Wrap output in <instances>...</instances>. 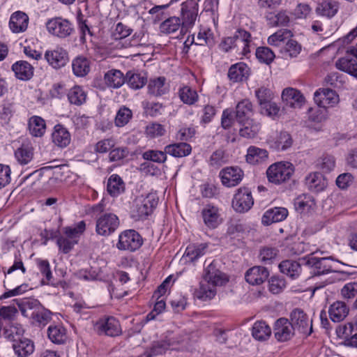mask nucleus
I'll list each match as a JSON object with an SVG mask.
<instances>
[{
    "instance_id": "nucleus-18",
    "label": "nucleus",
    "mask_w": 357,
    "mask_h": 357,
    "mask_svg": "<svg viewBox=\"0 0 357 357\" xmlns=\"http://www.w3.org/2000/svg\"><path fill=\"white\" fill-rule=\"evenodd\" d=\"M269 276V271L263 266H254L248 269L245 275V280L252 285H259Z\"/></svg>"
},
{
    "instance_id": "nucleus-3",
    "label": "nucleus",
    "mask_w": 357,
    "mask_h": 357,
    "mask_svg": "<svg viewBox=\"0 0 357 357\" xmlns=\"http://www.w3.org/2000/svg\"><path fill=\"white\" fill-rule=\"evenodd\" d=\"M311 253L303 257L305 264L313 269L316 275H324L333 271L334 261L331 257H319Z\"/></svg>"
},
{
    "instance_id": "nucleus-5",
    "label": "nucleus",
    "mask_w": 357,
    "mask_h": 357,
    "mask_svg": "<svg viewBox=\"0 0 357 357\" xmlns=\"http://www.w3.org/2000/svg\"><path fill=\"white\" fill-rule=\"evenodd\" d=\"M290 323L294 330L305 336L312 333V321L308 316L300 308H296L290 313Z\"/></svg>"
},
{
    "instance_id": "nucleus-16",
    "label": "nucleus",
    "mask_w": 357,
    "mask_h": 357,
    "mask_svg": "<svg viewBox=\"0 0 357 357\" xmlns=\"http://www.w3.org/2000/svg\"><path fill=\"white\" fill-rule=\"evenodd\" d=\"M355 331V325L352 322H348L337 328V334L344 338L343 344L347 347L357 348V331Z\"/></svg>"
},
{
    "instance_id": "nucleus-11",
    "label": "nucleus",
    "mask_w": 357,
    "mask_h": 357,
    "mask_svg": "<svg viewBox=\"0 0 357 357\" xmlns=\"http://www.w3.org/2000/svg\"><path fill=\"white\" fill-rule=\"evenodd\" d=\"M45 59L49 65L55 69L65 66L69 59L66 50L60 47L47 50L45 53Z\"/></svg>"
},
{
    "instance_id": "nucleus-56",
    "label": "nucleus",
    "mask_w": 357,
    "mask_h": 357,
    "mask_svg": "<svg viewBox=\"0 0 357 357\" xmlns=\"http://www.w3.org/2000/svg\"><path fill=\"white\" fill-rule=\"evenodd\" d=\"M302 46L296 40L290 38L286 43L281 52L285 56L296 57L301 52Z\"/></svg>"
},
{
    "instance_id": "nucleus-22",
    "label": "nucleus",
    "mask_w": 357,
    "mask_h": 357,
    "mask_svg": "<svg viewBox=\"0 0 357 357\" xmlns=\"http://www.w3.org/2000/svg\"><path fill=\"white\" fill-rule=\"evenodd\" d=\"M250 75V68L244 63L232 65L228 71V77L234 82L245 81Z\"/></svg>"
},
{
    "instance_id": "nucleus-64",
    "label": "nucleus",
    "mask_w": 357,
    "mask_h": 357,
    "mask_svg": "<svg viewBox=\"0 0 357 357\" xmlns=\"http://www.w3.org/2000/svg\"><path fill=\"white\" fill-rule=\"evenodd\" d=\"M278 250L275 248L264 247L260 250L259 258L264 264H270L278 255Z\"/></svg>"
},
{
    "instance_id": "nucleus-19",
    "label": "nucleus",
    "mask_w": 357,
    "mask_h": 357,
    "mask_svg": "<svg viewBox=\"0 0 357 357\" xmlns=\"http://www.w3.org/2000/svg\"><path fill=\"white\" fill-rule=\"evenodd\" d=\"M337 68L357 77V56L347 52L345 56L339 59L335 63Z\"/></svg>"
},
{
    "instance_id": "nucleus-2",
    "label": "nucleus",
    "mask_w": 357,
    "mask_h": 357,
    "mask_svg": "<svg viewBox=\"0 0 357 357\" xmlns=\"http://www.w3.org/2000/svg\"><path fill=\"white\" fill-rule=\"evenodd\" d=\"M199 0H186L181 3L182 31H188L195 25L199 13Z\"/></svg>"
},
{
    "instance_id": "nucleus-14",
    "label": "nucleus",
    "mask_w": 357,
    "mask_h": 357,
    "mask_svg": "<svg viewBox=\"0 0 357 357\" xmlns=\"http://www.w3.org/2000/svg\"><path fill=\"white\" fill-rule=\"evenodd\" d=\"M314 102L320 107H332L339 100L338 95L330 89H319L314 94Z\"/></svg>"
},
{
    "instance_id": "nucleus-47",
    "label": "nucleus",
    "mask_w": 357,
    "mask_h": 357,
    "mask_svg": "<svg viewBox=\"0 0 357 357\" xmlns=\"http://www.w3.org/2000/svg\"><path fill=\"white\" fill-rule=\"evenodd\" d=\"M268 158V152L265 149H259L255 146H250L248 149L246 155V161L252 165H255L264 161Z\"/></svg>"
},
{
    "instance_id": "nucleus-40",
    "label": "nucleus",
    "mask_w": 357,
    "mask_h": 357,
    "mask_svg": "<svg viewBox=\"0 0 357 357\" xmlns=\"http://www.w3.org/2000/svg\"><path fill=\"white\" fill-rule=\"evenodd\" d=\"M165 153L169 155L181 158L189 155L191 153V146L185 142L175 143L165 146Z\"/></svg>"
},
{
    "instance_id": "nucleus-60",
    "label": "nucleus",
    "mask_w": 357,
    "mask_h": 357,
    "mask_svg": "<svg viewBox=\"0 0 357 357\" xmlns=\"http://www.w3.org/2000/svg\"><path fill=\"white\" fill-rule=\"evenodd\" d=\"M292 144V139L290 135L287 132H281L276 137L275 147L279 151H284L290 147Z\"/></svg>"
},
{
    "instance_id": "nucleus-27",
    "label": "nucleus",
    "mask_w": 357,
    "mask_h": 357,
    "mask_svg": "<svg viewBox=\"0 0 357 357\" xmlns=\"http://www.w3.org/2000/svg\"><path fill=\"white\" fill-rule=\"evenodd\" d=\"M349 309L342 301H336L329 307L328 314L333 322L343 321L349 314Z\"/></svg>"
},
{
    "instance_id": "nucleus-26",
    "label": "nucleus",
    "mask_w": 357,
    "mask_h": 357,
    "mask_svg": "<svg viewBox=\"0 0 357 357\" xmlns=\"http://www.w3.org/2000/svg\"><path fill=\"white\" fill-rule=\"evenodd\" d=\"M29 17L21 11L14 13L10 19L9 26L14 33H20L24 31L28 26Z\"/></svg>"
},
{
    "instance_id": "nucleus-52",
    "label": "nucleus",
    "mask_w": 357,
    "mask_h": 357,
    "mask_svg": "<svg viewBox=\"0 0 357 357\" xmlns=\"http://www.w3.org/2000/svg\"><path fill=\"white\" fill-rule=\"evenodd\" d=\"M68 98L71 104L81 105L86 102V94L79 86H75L68 93Z\"/></svg>"
},
{
    "instance_id": "nucleus-21",
    "label": "nucleus",
    "mask_w": 357,
    "mask_h": 357,
    "mask_svg": "<svg viewBox=\"0 0 357 357\" xmlns=\"http://www.w3.org/2000/svg\"><path fill=\"white\" fill-rule=\"evenodd\" d=\"M235 43L234 48L243 56L250 53V44L251 43V34L245 30L238 29L234 34Z\"/></svg>"
},
{
    "instance_id": "nucleus-7",
    "label": "nucleus",
    "mask_w": 357,
    "mask_h": 357,
    "mask_svg": "<svg viewBox=\"0 0 357 357\" xmlns=\"http://www.w3.org/2000/svg\"><path fill=\"white\" fill-rule=\"evenodd\" d=\"M46 28L50 33L61 38L69 36L73 31L70 21L60 17L49 20L46 22Z\"/></svg>"
},
{
    "instance_id": "nucleus-13",
    "label": "nucleus",
    "mask_w": 357,
    "mask_h": 357,
    "mask_svg": "<svg viewBox=\"0 0 357 357\" xmlns=\"http://www.w3.org/2000/svg\"><path fill=\"white\" fill-rule=\"evenodd\" d=\"M243 172L238 167H227L220 172L222 184L227 187H234L242 181Z\"/></svg>"
},
{
    "instance_id": "nucleus-9",
    "label": "nucleus",
    "mask_w": 357,
    "mask_h": 357,
    "mask_svg": "<svg viewBox=\"0 0 357 357\" xmlns=\"http://www.w3.org/2000/svg\"><path fill=\"white\" fill-rule=\"evenodd\" d=\"M99 334L115 337L121 334L119 321L114 317H104L100 319L95 325Z\"/></svg>"
},
{
    "instance_id": "nucleus-35",
    "label": "nucleus",
    "mask_w": 357,
    "mask_h": 357,
    "mask_svg": "<svg viewBox=\"0 0 357 357\" xmlns=\"http://www.w3.org/2000/svg\"><path fill=\"white\" fill-rule=\"evenodd\" d=\"M72 68L75 76L83 77L90 71V61L87 58L79 56L73 60Z\"/></svg>"
},
{
    "instance_id": "nucleus-55",
    "label": "nucleus",
    "mask_w": 357,
    "mask_h": 357,
    "mask_svg": "<svg viewBox=\"0 0 357 357\" xmlns=\"http://www.w3.org/2000/svg\"><path fill=\"white\" fill-rule=\"evenodd\" d=\"M178 95L181 100L188 105H194L198 100L197 91L188 86L180 89Z\"/></svg>"
},
{
    "instance_id": "nucleus-45",
    "label": "nucleus",
    "mask_w": 357,
    "mask_h": 357,
    "mask_svg": "<svg viewBox=\"0 0 357 357\" xmlns=\"http://www.w3.org/2000/svg\"><path fill=\"white\" fill-rule=\"evenodd\" d=\"M216 289L205 279L200 282L199 287L195 291V296L201 300L211 299L215 296Z\"/></svg>"
},
{
    "instance_id": "nucleus-49",
    "label": "nucleus",
    "mask_w": 357,
    "mask_h": 357,
    "mask_svg": "<svg viewBox=\"0 0 357 357\" xmlns=\"http://www.w3.org/2000/svg\"><path fill=\"white\" fill-rule=\"evenodd\" d=\"M47 335L53 343L58 344L64 343L67 338L66 329L61 326H50Z\"/></svg>"
},
{
    "instance_id": "nucleus-42",
    "label": "nucleus",
    "mask_w": 357,
    "mask_h": 357,
    "mask_svg": "<svg viewBox=\"0 0 357 357\" xmlns=\"http://www.w3.org/2000/svg\"><path fill=\"white\" fill-rule=\"evenodd\" d=\"M295 208L300 213H307L315 207L314 198L309 195H302L294 200Z\"/></svg>"
},
{
    "instance_id": "nucleus-41",
    "label": "nucleus",
    "mask_w": 357,
    "mask_h": 357,
    "mask_svg": "<svg viewBox=\"0 0 357 357\" xmlns=\"http://www.w3.org/2000/svg\"><path fill=\"white\" fill-rule=\"evenodd\" d=\"M279 268L282 273L292 279L296 278L301 272V266L300 264L293 260H285L282 261L279 264Z\"/></svg>"
},
{
    "instance_id": "nucleus-8",
    "label": "nucleus",
    "mask_w": 357,
    "mask_h": 357,
    "mask_svg": "<svg viewBox=\"0 0 357 357\" xmlns=\"http://www.w3.org/2000/svg\"><path fill=\"white\" fill-rule=\"evenodd\" d=\"M119 220L114 213H105L100 216L96 221V231L101 236H109L119 227Z\"/></svg>"
},
{
    "instance_id": "nucleus-54",
    "label": "nucleus",
    "mask_w": 357,
    "mask_h": 357,
    "mask_svg": "<svg viewBox=\"0 0 357 357\" xmlns=\"http://www.w3.org/2000/svg\"><path fill=\"white\" fill-rule=\"evenodd\" d=\"M38 270L43 276L41 282L43 284H52V273L50 269V265L47 260L38 259L36 260Z\"/></svg>"
},
{
    "instance_id": "nucleus-38",
    "label": "nucleus",
    "mask_w": 357,
    "mask_h": 357,
    "mask_svg": "<svg viewBox=\"0 0 357 357\" xmlns=\"http://www.w3.org/2000/svg\"><path fill=\"white\" fill-rule=\"evenodd\" d=\"M172 343L169 340L153 342L151 347L144 354V357H154L166 353L170 349Z\"/></svg>"
},
{
    "instance_id": "nucleus-10",
    "label": "nucleus",
    "mask_w": 357,
    "mask_h": 357,
    "mask_svg": "<svg viewBox=\"0 0 357 357\" xmlns=\"http://www.w3.org/2000/svg\"><path fill=\"white\" fill-rule=\"evenodd\" d=\"M253 204L251 192L247 188H239L232 200L233 208L240 213L248 211Z\"/></svg>"
},
{
    "instance_id": "nucleus-57",
    "label": "nucleus",
    "mask_w": 357,
    "mask_h": 357,
    "mask_svg": "<svg viewBox=\"0 0 357 357\" xmlns=\"http://www.w3.org/2000/svg\"><path fill=\"white\" fill-rule=\"evenodd\" d=\"M24 330L22 326L20 324H15L11 325L8 329L5 331L6 337L10 341L15 342L18 340H20L23 338Z\"/></svg>"
},
{
    "instance_id": "nucleus-20",
    "label": "nucleus",
    "mask_w": 357,
    "mask_h": 357,
    "mask_svg": "<svg viewBox=\"0 0 357 357\" xmlns=\"http://www.w3.org/2000/svg\"><path fill=\"white\" fill-rule=\"evenodd\" d=\"M202 215L204 224L210 229L216 228L221 222L219 210L213 205H206L202 209Z\"/></svg>"
},
{
    "instance_id": "nucleus-6",
    "label": "nucleus",
    "mask_w": 357,
    "mask_h": 357,
    "mask_svg": "<svg viewBox=\"0 0 357 357\" xmlns=\"http://www.w3.org/2000/svg\"><path fill=\"white\" fill-rule=\"evenodd\" d=\"M157 204V199L151 195L137 199L132 210V217L136 220L145 219L153 212Z\"/></svg>"
},
{
    "instance_id": "nucleus-53",
    "label": "nucleus",
    "mask_w": 357,
    "mask_h": 357,
    "mask_svg": "<svg viewBox=\"0 0 357 357\" xmlns=\"http://www.w3.org/2000/svg\"><path fill=\"white\" fill-rule=\"evenodd\" d=\"M207 245L206 244H199L197 245H190L187 247L184 257L190 261H194L206 253Z\"/></svg>"
},
{
    "instance_id": "nucleus-50",
    "label": "nucleus",
    "mask_w": 357,
    "mask_h": 357,
    "mask_svg": "<svg viewBox=\"0 0 357 357\" xmlns=\"http://www.w3.org/2000/svg\"><path fill=\"white\" fill-rule=\"evenodd\" d=\"M15 156L19 163L26 165L33 157V149L29 145L22 144L15 151Z\"/></svg>"
},
{
    "instance_id": "nucleus-62",
    "label": "nucleus",
    "mask_w": 357,
    "mask_h": 357,
    "mask_svg": "<svg viewBox=\"0 0 357 357\" xmlns=\"http://www.w3.org/2000/svg\"><path fill=\"white\" fill-rule=\"evenodd\" d=\"M132 117V112L127 107L121 108L116 116L115 124L118 127H123L126 125Z\"/></svg>"
},
{
    "instance_id": "nucleus-51",
    "label": "nucleus",
    "mask_w": 357,
    "mask_h": 357,
    "mask_svg": "<svg viewBox=\"0 0 357 357\" xmlns=\"http://www.w3.org/2000/svg\"><path fill=\"white\" fill-rule=\"evenodd\" d=\"M338 6L334 1H324L319 3L316 12L318 15L326 16L328 17H333L337 12Z\"/></svg>"
},
{
    "instance_id": "nucleus-12",
    "label": "nucleus",
    "mask_w": 357,
    "mask_h": 357,
    "mask_svg": "<svg viewBox=\"0 0 357 357\" xmlns=\"http://www.w3.org/2000/svg\"><path fill=\"white\" fill-rule=\"evenodd\" d=\"M273 332L275 337L279 342L288 341L295 334L294 326H292L289 320L286 318H280L275 321Z\"/></svg>"
},
{
    "instance_id": "nucleus-59",
    "label": "nucleus",
    "mask_w": 357,
    "mask_h": 357,
    "mask_svg": "<svg viewBox=\"0 0 357 357\" xmlns=\"http://www.w3.org/2000/svg\"><path fill=\"white\" fill-rule=\"evenodd\" d=\"M257 59L266 64H270L274 60L275 56L274 52L268 47H259L255 52Z\"/></svg>"
},
{
    "instance_id": "nucleus-33",
    "label": "nucleus",
    "mask_w": 357,
    "mask_h": 357,
    "mask_svg": "<svg viewBox=\"0 0 357 357\" xmlns=\"http://www.w3.org/2000/svg\"><path fill=\"white\" fill-rule=\"evenodd\" d=\"M13 348L18 357H26L33 352L34 344L31 340L24 337L13 342Z\"/></svg>"
},
{
    "instance_id": "nucleus-48",
    "label": "nucleus",
    "mask_w": 357,
    "mask_h": 357,
    "mask_svg": "<svg viewBox=\"0 0 357 357\" xmlns=\"http://www.w3.org/2000/svg\"><path fill=\"white\" fill-rule=\"evenodd\" d=\"M107 190L108 193L113 197L119 195L124 190V183L117 174H112L107 181Z\"/></svg>"
},
{
    "instance_id": "nucleus-58",
    "label": "nucleus",
    "mask_w": 357,
    "mask_h": 357,
    "mask_svg": "<svg viewBox=\"0 0 357 357\" xmlns=\"http://www.w3.org/2000/svg\"><path fill=\"white\" fill-rule=\"evenodd\" d=\"M85 228L84 221H80L74 227H66L63 228V233L70 239L78 241V238L84 231Z\"/></svg>"
},
{
    "instance_id": "nucleus-28",
    "label": "nucleus",
    "mask_w": 357,
    "mask_h": 357,
    "mask_svg": "<svg viewBox=\"0 0 357 357\" xmlns=\"http://www.w3.org/2000/svg\"><path fill=\"white\" fill-rule=\"evenodd\" d=\"M12 70L16 77L21 80H29L33 75V67L25 61H19L13 64Z\"/></svg>"
},
{
    "instance_id": "nucleus-1",
    "label": "nucleus",
    "mask_w": 357,
    "mask_h": 357,
    "mask_svg": "<svg viewBox=\"0 0 357 357\" xmlns=\"http://www.w3.org/2000/svg\"><path fill=\"white\" fill-rule=\"evenodd\" d=\"M294 172V167L290 162H280L271 165L266 171V175L269 182L280 184L289 180Z\"/></svg>"
},
{
    "instance_id": "nucleus-46",
    "label": "nucleus",
    "mask_w": 357,
    "mask_h": 357,
    "mask_svg": "<svg viewBox=\"0 0 357 357\" xmlns=\"http://www.w3.org/2000/svg\"><path fill=\"white\" fill-rule=\"evenodd\" d=\"M126 82L130 88L139 89L147 82V77L144 75L128 71L126 75Z\"/></svg>"
},
{
    "instance_id": "nucleus-15",
    "label": "nucleus",
    "mask_w": 357,
    "mask_h": 357,
    "mask_svg": "<svg viewBox=\"0 0 357 357\" xmlns=\"http://www.w3.org/2000/svg\"><path fill=\"white\" fill-rule=\"evenodd\" d=\"M203 278L216 289L228 282L227 276L216 268L214 262H211L205 269Z\"/></svg>"
},
{
    "instance_id": "nucleus-43",
    "label": "nucleus",
    "mask_w": 357,
    "mask_h": 357,
    "mask_svg": "<svg viewBox=\"0 0 357 357\" xmlns=\"http://www.w3.org/2000/svg\"><path fill=\"white\" fill-rule=\"evenodd\" d=\"M271 329L264 321H256L252 328V337L257 340H265L270 337Z\"/></svg>"
},
{
    "instance_id": "nucleus-23",
    "label": "nucleus",
    "mask_w": 357,
    "mask_h": 357,
    "mask_svg": "<svg viewBox=\"0 0 357 357\" xmlns=\"http://www.w3.org/2000/svg\"><path fill=\"white\" fill-rule=\"evenodd\" d=\"M52 142L60 148L66 147L70 142L71 137L68 130L62 125L57 124L54 126L52 133Z\"/></svg>"
},
{
    "instance_id": "nucleus-34",
    "label": "nucleus",
    "mask_w": 357,
    "mask_h": 357,
    "mask_svg": "<svg viewBox=\"0 0 357 357\" xmlns=\"http://www.w3.org/2000/svg\"><path fill=\"white\" fill-rule=\"evenodd\" d=\"M104 79L108 86L117 89L126 82V76L120 70L112 69L105 74Z\"/></svg>"
},
{
    "instance_id": "nucleus-4",
    "label": "nucleus",
    "mask_w": 357,
    "mask_h": 357,
    "mask_svg": "<svg viewBox=\"0 0 357 357\" xmlns=\"http://www.w3.org/2000/svg\"><path fill=\"white\" fill-rule=\"evenodd\" d=\"M143 243L141 235L134 229L125 230L119 234L116 248L130 252L138 250Z\"/></svg>"
},
{
    "instance_id": "nucleus-25",
    "label": "nucleus",
    "mask_w": 357,
    "mask_h": 357,
    "mask_svg": "<svg viewBox=\"0 0 357 357\" xmlns=\"http://www.w3.org/2000/svg\"><path fill=\"white\" fill-rule=\"evenodd\" d=\"M288 215V211L285 208L275 207L266 211L261 222L264 225H270L273 222H281Z\"/></svg>"
},
{
    "instance_id": "nucleus-31",
    "label": "nucleus",
    "mask_w": 357,
    "mask_h": 357,
    "mask_svg": "<svg viewBox=\"0 0 357 357\" xmlns=\"http://www.w3.org/2000/svg\"><path fill=\"white\" fill-rule=\"evenodd\" d=\"M252 113V104L249 100H243L236 105V119L239 123H241L248 119H251L250 116Z\"/></svg>"
},
{
    "instance_id": "nucleus-39",
    "label": "nucleus",
    "mask_w": 357,
    "mask_h": 357,
    "mask_svg": "<svg viewBox=\"0 0 357 357\" xmlns=\"http://www.w3.org/2000/svg\"><path fill=\"white\" fill-rule=\"evenodd\" d=\"M28 126L31 135L34 137H42L45 132V121L40 116H31L29 120Z\"/></svg>"
},
{
    "instance_id": "nucleus-61",
    "label": "nucleus",
    "mask_w": 357,
    "mask_h": 357,
    "mask_svg": "<svg viewBox=\"0 0 357 357\" xmlns=\"http://www.w3.org/2000/svg\"><path fill=\"white\" fill-rule=\"evenodd\" d=\"M165 151L149 150L145 151L142 156L146 160H151L158 163L165 162L167 160Z\"/></svg>"
},
{
    "instance_id": "nucleus-24",
    "label": "nucleus",
    "mask_w": 357,
    "mask_h": 357,
    "mask_svg": "<svg viewBox=\"0 0 357 357\" xmlns=\"http://www.w3.org/2000/svg\"><path fill=\"white\" fill-rule=\"evenodd\" d=\"M17 305L23 316L31 319L42 307L40 303L35 298H24Z\"/></svg>"
},
{
    "instance_id": "nucleus-17",
    "label": "nucleus",
    "mask_w": 357,
    "mask_h": 357,
    "mask_svg": "<svg viewBox=\"0 0 357 357\" xmlns=\"http://www.w3.org/2000/svg\"><path fill=\"white\" fill-rule=\"evenodd\" d=\"M282 99L287 105L294 108H301L305 99L300 91L294 88H286L282 91Z\"/></svg>"
},
{
    "instance_id": "nucleus-30",
    "label": "nucleus",
    "mask_w": 357,
    "mask_h": 357,
    "mask_svg": "<svg viewBox=\"0 0 357 357\" xmlns=\"http://www.w3.org/2000/svg\"><path fill=\"white\" fill-rule=\"evenodd\" d=\"M268 24L271 26H287L291 20L287 10H281L277 13H270L266 16Z\"/></svg>"
},
{
    "instance_id": "nucleus-36",
    "label": "nucleus",
    "mask_w": 357,
    "mask_h": 357,
    "mask_svg": "<svg viewBox=\"0 0 357 357\" xmlns=\"http://www.w3.org/2000/svg\"><path fill=\"white\" fill-rule=\"evenodd\" d=\"M293 37V33L287 29L278 30L268 38V44L273 47H280Z\"/></svg>"
},
{
    "instance_id": "nucleus-44",
    "label": "nucleus",
    "mask_w": 357,
    "mask_h": 357,
    "mask_svg": "<svg viewBox=\"0 0 357 357\" xmlns=\"http://www.w3.org/2000/svg\"><path fill=\"white\" fill-rule=\"evenodd\" d=\"M241 124L242 128L239 130V134L243 137L254 138L260 129L259 123L253 119H248Z\"/></svg>"
},
{
    "instance_id": "nucleus-63",
    "label": "nucleus",
    "mask_w": 357,
    "mask_h": 357,
    "mask_svg": "<svg viewBox=\"0 0 357 357\" xmlns=\"http://www.w3.org/2000/svg\"><path fill=\"white\" fill-rule=\"evenodd\" d=\"M170 4L171 3L169 1L165 4L155 6L149 10V13L152 15V19L154 22H158L164 17H166L165 10H166Z\"/></svg>"
},
{
    "instance_id": "nucleus-29",
    "label": "nucleus",
    "mask_w": 357,
    "mask_h": 357,
    "mask_svg": "<svg viewBox=\"0 0 357 357\" xmlns=\"http://www.w3.org/2000/svg\"><path fill=\"white\" fill-rule=\"evenodd\" d=\"M305 185L310 191L318 192L324 190L327 181L321 173L314 172L305 178Z\"/></svg>"
},
{
    "instance_id": "nucleus-32",
    "label": "nucleus",
    "mask_w": 357,
    "mask_h": 357,
    "mask_svg": "<svg viewBox=\"0 0 357 357\" xmlns=\"http://www.w3.org/2000/svg\"><path fill=\"white\" fill-rule=\"evenodd\" d=\"M183 21L178 17H170L165 20L160 25V30L162 33L170 34L176 32L179 29L181 33L184 34L187 31H182Z\"/></svg>"
},
{
    "instance_id": "nucleus-37",
    "label": "nucleus",
    "mask_w": 357,
    "mask_h": 357,
    "mask_svg": "<svg viewBox=\"0 0 357 357\" xmlns=\"http://www.w3.org/2000/svg\"><path fill=\"white\" fill-rule=\"evenodd\" d=\"M165 82V77H158L150 79L148 84V93L153 96H160L166 93L168 89Z\"/></svg>"
}]
</instances>
